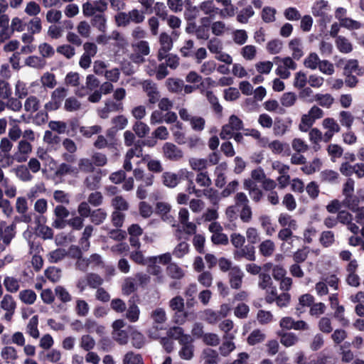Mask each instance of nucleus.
<instances>
[{"label":"nucleus","mask_w":364,"mask_h":364,"mask_svg":"<svg viewBox=\"0 0 364 364\" xmlns=\"http://www.w3.org/2000/svg\"><path fill=\"white\" fill-rule=\"evenodd\" d=\"M315 119L307 112L301 116V122L299 125V130L307 132L313 126Z\"/></svg>","instance_id":"obj_57"},{"label":"nucleus","mask_w":364,"mask_h":364,"mask_svg":"<svg viewBox=\"0 0 364 364\" xmlns=\"http://www.w3.org/2000/svg\"><path fill=\"white\" fill-rule=\"evenodd\" d=\"M200 10L210 18H214L216 14H219V8L215 6L213 0H207L199 4Z\"/></svg>","instance_id":"obj_21"},{"label":"nucleus","mask_w":364,"mask_h":364,"mask_svg":"<svg viewBox=\"0 0 364 364\" xmlns=\"http://www.w3.org/2000/svg\"><path fill=\"white\" fill-rule=\"evenodd\" d=\"M1 188L3 190V193L9 198H14L17 193V188L11 180L5 177L2 181L0 182Z\"/></svg>","instance_id":"obj_25"},{"label":"nucleus","mask_w":364,"mask_h":364,"mask_svg":"<svg viewBox=\"0 0 364 364\" xmlns=\"http://www.w3.org/2000/svg\"><path fill=\"white\" fill-rule=\"evenodd\" d=\"M122 363L123 364H144L141 355L132 351H129L124 355Z\"/></svg>","instance_id":"obj_49"},{"label":"nucleus","mask_w":364,"mask_h":364,"mask_svg":"<svg viewBox=\"0 0 364 364\" xmlns=\"http://www.w3.org/2000/svg\"><path fill=\"white\" fill-rule=\"evenodd\" d=\"M117 143L116 141H109V140L103 135H99L94 142V146L98 149L105 148L116 149Z\"/></svg>","instance_id":"obj_35"},{"label":"nucleus","mask_w":364,"mask_h":364,"mask_svg":"<svg viewBox=\"0 0 364 364\" xmlns=\"http://www.w3.org/2000/svg\"><path fill=\"white\" fill-rule=\"evenodd\" d=\"M132 48L134 52L139 53L140 54L148 55L150 53L149 44L146 41H139L132 43Z\"/></svg>","instance_id":"obj_53"},{"label":"nucleus","mask_w":364,"mask_h":364,"mask_svg":"<svg viewBox=\"0 0 364 364\" xmlns=\"http://www.w3.org/2000/svg\"><path fill=\"white\" fill-rule=\"evenodd\" d=\"M339 120L342 126L350 129L354 121V117L348 111H341L339 113Z\"/></svg>","instance_id":"obj_62"},{"label":"nucleus","mask_w":364,"mask_h":364,"mask_svg":"<svg viewBox=\"0 0 364 364\" xmlns=\"http://www.w3.org/2000/svg\"><path fill=\"white\" fill-rule=\"evenodd\" d=\"M166 85L168 90L172 92H178L181 91L183 87V80L176 78L167 79Z\"/></svg>","instance_id":"obj_55"},{"label":"nucleus","mask_w":364,"mask_h":364,"mask_svg":"<svg viewBox=\"0 0 364 364\" xmlns=\"http://www.w3.org/2000/svg\"><path fill=\"white\" fill-rule=\"evenodd\" d=\"M25 63L27 66H29L31 68H33L36 69H42L45 67L46 62L41 57L31 55L26 59Z\"/></svg>","instance_id":"obj_40"},{"label":"nucleus","mask_w":364,"mask_h":364,"mask_svg":"<svg viewBox=\"0 0 364 364\" xmlns=\"http://www.w3.org/2000/svg\"><path fill=\"white\" fill-rule=\"evenodd\" d=\"M266 338V335L261 330L255 329L251 332L247 338V343L251 346L262 343Z\"/></svg>","instance_id":"obj_45"},{"label":"nucleus","mask_w":364,"mask_h":364,"mask_svg":"<svg viewBox=\"0 0 364 364\" xmlns=\"http://www.w3.org/2000/svg\"><path fill=\"white\" fill-rule=\"evenodd\" d=\"M234 323L230 319H225L220 323L219 328L224 333V340H233L237 333L236 330H233Z\"/></svg>","instance_id":"obj_18"},{"label":"nucleus","mask_w":364,"mask_h":364,"mask_svg":"<svg viewBox=\"0 0 364 364\" xmlns=\"http://www.w3.org/2000/svg\"><path fill=\"white\" fill-rule=\"evenodd\" d=\"M223 9H219V15L223 18L235 16L237 8L232 4L231 0H215Z\"/></svg>","instance_id":"obj_17"},{"label":"nucleus","mask_w":364,"mask_h":364,"mask_svg":"<svg viewBox=\"0 0 364 364\" xmlns=\"http://www.w3.org/2000/svg\"><path fill=\"white\" fill-rule=\"evenodd\" d=\"M259 254L265 257H271L275 251V244L271 240L262 241L259 247Z\"/></svg>","instance_id":"obj_27"},{"label":"nucleus","mask_w":364,"mask_h":364,"mask_svg":"<svg viewBox=\"0 0 364 364\" xmlns=\"http://www.w3.org/2000/svg\"><path fill=\"white\" fill-rule=\"evenodd\" d=\"M314 100L317 103L325 108H330L334 102L333 96L328 93L321 94L318 93L314 96Z\"/></svg>","instance_id":"obj_34"},{"label":"nucleus","mask_w":364,"mask_h":364,"mask_svg":"<svg viewBox=\"0 0 364 364\" xmlns=\"http://www.w3.org/2000/svg\"><path fill=\"white\" fill-rule=\"evenodd\" d=\"M40 101L36 96L28 97L24 102V109L28 112H35L39 109Z\"/></svg>","instance_id":"obj_52"},{"label":"nucleus","mask_w":364,"mask_h":364,"mask_svg":"<svg viewBox=\"0 0 364 364\" xmlns=\"http://www.w3.org/2000/svg\"><path fill=\"white\" fill-rule=\"evenodd\" d=\"M133 130L139 137L143 138L149 134L150 129L146 124L137 121L133 125Z\"/></svg>","instance_id":"obj_60"},{"label":"nucleus","mask_w":364,"mask_h":364,"mask_svg":"<svg viewBox=\"0 0 364 364\" xmlns=\"http://www.w3.org/2000/svg\"><path fill=\"white\" fill-rule=\"evenodd\" d=\"M14 236L15 232L13 225L6 226L4 230V232H0V253L6 250Z\"/></svg>","instance_id":"obj_15"},{"label":"nucleus","mask_w":364,"mask_h":364,"mask_svg":"<svg viewBox=\"0 0 364 364\" xmlns=\"http://www.w3.org/2000/svg\"><path fill=\"white\" fill-rule=\"evenodd\" d=\"M269 149L275 154H283L284 156H289L291 151L289 144L282 142L279 140H274L269 144Z\"/></svg>","instance_id":"obj_20"},{"label":"nucleus","mask_w":364,"mask_h":364,"mask_svg":"<svg viewBox=\"0 0 364 364\" xmlns=\"http://www.w3.org/2000/svg\"><path fill=\"white\" fill-rule=\"evenodd\" d=\"M321 60L316 53H310L304 59V65L306 68L312 70L318 68Z\"/></svg>","instance_id":"obj_37"},{"label":"nucleus","mask_w":364,"mask_h":364,"mask_svg":"<svg viewBox=\"0 0 364 364\" xmlns=\"http://www.w3.org/2000/svg\"><path fill=\"white\" fill-rule=\"evenodd\" d=\"M193 338L190 335H186L181 340V348L178 354L181 358L190 360L193 357L194 346L192 344Z\"/></svg>","instance_id":"obj_6"},{"label":"nucleus","mask_w":364,"mask_h":364,"mask_svg":"<svg viewBox=\"0 0 364 364\" xmlns=\"http://www.w3.org/2000/svg\"><path fill=\"white\" fill-rule=\"evenodd\" d=\"M107 5L108 0L86 1L82 6V14L86 17L93 16L97 12L102 14L107 10Z\"/></svg>","instance_id":"obj_3"},{"label":"nucleus","mask_w":364,"mask_h":364,"mask_svg":"<svg viewBox=\"0 0 364 364\" xmlns=\"http://www.w3.org/2000/svg\"><path fill=\"white\" fill-rule=\"evenodd\" d=\"M16 176L23 182L31 181L33 178L29 169L23 165L19 166L16 168Z\"/></svg>","instance_id":"obj_47"},{"label":"nucleus","mask_w":364,"mask_h":364,"mask_svg":"<svg viewBox=\"0 0 364 364\" xmlns=\"http://www.w3.org/2000/svg\"><path fill=\"white\" fill-rule=\"evenodd\" d=\"M68 93V89L65 87H58L50 94V100L45 104V109L48 112H53L58 109L63 102L65 100Z\"/></svg>","instance_id":"obj_1"},{"label":"nucleus","mask_w":364,"mask_h":364,"mask_svg":"<svg viewBox=\"0 0 364 364\" xmlns=\"http://www.w3.org/2000/svg\"><path fill=\"white\" fill-rule=\"evenodd\" d=\"M1 356L7 363L14 360L18 358L17 352L12 346L4 347L1 351Z\"/></svg>","instance_id":"obj_54"},{"label":"nucleus","mask_w":364,"mask_h":364,"mask_svg":"<svg viewBox=\"0 0 364 364\" xmlns=\"http://www.w3.org/2000/svg\"><path fill=\"white\" fill-rule=\"evenodd\" d=\"M85 84L86 86H82L75 90V94L77 96L82 97L88 95L90 92L96 90V89L99 87L100 82L93 75H88L86 77Z\"/></svg>","instance_id":"obj_7"},{"label":"nucleus","mask_w":364,"mask_h":364,"mask_svg":"<svg viewBox=\"0 0 364 364\" xmlns=\"http://www.w3.org/2000/svg\"><path fill=\"white\" fill-rule=\"evenodd\" d=\"M201 318L210 324H215L221 319L217 311H213L210 309H207L202 311Z\"/></svg>","instance_id":"obj_38"},{"label":"nucleus","mask_w":364,"mask_h":364,"mask_svg":"<svg viewBox=\"0 0 364 364\" xmlns=\"http://www.w3.org/2000/svg\"><path fill=\"white\" fill-rule=\"evenodd\" d=\"M161 178L163 184L171 188H175L180 183L176 173L169 171L164 172Z\"/></svg>","instance_id":"obj_31"},{"label":"nucleus","mask_w":364,"mask_h":364,"mask_svg":"<svg viewBox=\"0 0 364 364\" xmlns=\"http://www.w3.org/2000/svg\"><path fill=\"white\" fill-rule=\"evenodd\" d=\"M233 255L237 260L245 258L248 261L253 262L256 259L255 247L251 245H243L242 247L236 249Z\"/></svg>","instance_id":"obj_12"},{"label":"nucleus","mask_w":364,"mask_h":364,"mask_svg":"<svg viewBox=\"0 0 364 364\" xmlns=\"http://www.w3.org/2000/svg\"><path fill=\"white\" fill-rule=\"evenodd\" d=\"M209 18L204 17L201 18V23L203 26H198L196 29V35L199 39H208L209 37V29L208 25L209 23Z\"/></svg>","instance_id":"obj_41"},{"label":"nucleus","mask_w":364,"mask_h":364,"mask_svg":"<svg viewBox=\"0 0 364 364\" xmlns=\"http://www.w3.org/2000/svg\"><path fill=\"white\" fill-rule=\"evenodd\" d=\"M143 149L140 141L134 144V146L129 149L124 156L123 168L127 171H130L132 169V159L134 157L143 156Z\"/></svg>","instance_id":"obj_5"},{"label":"nucleus","mask_w":364,"mask_h":364,"mask_svg":"<svg viewBox=\"0 0 364 364\" xmlns=\"http://www.w3.org/2000/svg\"><path fill=\"white\" fill-rule=\"evenodd\" d=\"M280 343L285 347L289 348L296 345L299 341L298 336L294 333L279 332Z\"/></svg>","instance_id":"obj_26"},{"label":"nucleus","mask_w":364,"mask_h":364,"mask_svg":"<svg viewBox=\"0 0 364 364\" xmlns=\"http://www.w3.org/2000/svg\"><path fill=\"white\" fill-rule=\"evenodd\" d=\"M323 163L321 159L315 158L309 164H305L301 167V171L306 175H311L318 171L322 167Z\"/></svg>","instance_id":"obj_32"},{"label":"nucleus","mask_w":364,"mask_h":364,"mask_svg":"<svg viewBox=\"0 0 364 364\" xmlns=\"http://www.w3.org/2000/svg\"><path fill=\"white\" fill-rule=\"evenodd\" d=\"M274 62L277 65L275 73L282 79H287L290 77V70H295L297 68L296 63L290 57L280 58L275 57Z\"/></svg>","instance_id":"obj_2"},{"label":"nucleus","mask_w":364,"mask_h":364,"mask_svg":"<svg viewBox=\"0 0 364 364\" xmlns=\"http://www.w3.org/2000/svg\"><path fill=\"white\" fill-rule=\"evenodd\" d=\"M75 312L79 316H86L90 311L88 304L83 299H77L75 301Z\"/></svg>","instance_id":"obj_59"},{"label":"nucleus","mask_w":364,"mask_h":364,"mask_svg":"<svg viewBox=\"0 0 364 364\" xmlns=\"http://www.w3.org/2000/svg\"><path fill=\"white\" fill-rule=\"evenodd\" d=\"M156 262H151V259L148 257L146 259L147 271L149 274L157 277L156 279L158 282H163L164 276L162 274V269L161 267L156 265Z\"/></svg>","instance_id":"obj_30"},{"label":"nucleus","mask_w":364,"mask_h":364,"mask_svg":"<svg viewBox=\"0 0 364 364\" xmlns=\"http://www.w3.org/2000/svg\"><path fill=\"white\" fill-rule=\"evenodd\" d=\"M188 164L193 170L202 172L208 166V160L205 159L191 158L188 160Z\"/></svg>","instance_id":"obj_44"},{"label":"nucleus","mask_w":364,"mask_h":364,"mask_svg":"<svg viewBox=\"0 0 364 364\" xmlns=\"http://www.w3.org/2000/svg\"><path fill=\"white\" fill-rule=\"evenodd\" d=\"M331 8L328 2L324 0H319L316 1L311 8V12L316 17H320L323 23H326L330 22L331 16H328V12Z\"/></svg>","instance_id":"obj_4"},{"label":"nucleus","mask_w":364,"mask_h":364,"mask_svg":"<svg viewBox=\"0 0 364 364\" xmlns=\"http://www.w3.org/2000/svg\"><path fill=\"white\" fill-rule=\"evenodd\" d=\"M80 346L86 351L92 350L95 346V339L89 335H83L80 338Z\"/></svg>","instance_id":"obj_64"},{"label":"nucleus","mask_w":364,"mask_h":364,"mask_svg":"<svg viewBox=\"0 0 364 364\" xmlns=\"http://www.w3.org/2000/svg\"><path fill=\"white\" fill-rule=\"evenodd\" d=\"M38 318L33 316L31 318L27 325V333L34 338L39 337V331L38 329Z\"/></svg>","instance_id":"obj_51"},{"label":"nucleus","mask_w":364,"mask_h":364,"mask_svg":"<svg viewBox=\"0 0 364 364\" xmlns=\"http://www.w3.org/2000/svg\"><path fill=\"white\" fill-rule=\"evenodd\" d=\"M107 213L105 210L99 208L92 212L90 215V220L95 225L102 223L107 218Z\"/></svg>","instance_id":"obj_56"},{"label":"nucleus","mask_w":364,"mask_h":364,"mask_svg":"<svg viewBox=\"0 0 364 364\" xmlns=\"http://www.w3.org/2000/svg\"><path fill=\"white\" fill-rule=\"evenodd\" d=\"M92 25L100 31L105 33L107 30V18L104 14H99L93 16Z\"/></svg>","instance_id":"obj_39"},{"label":"nucleus","mask_w":364,"mask_h":364,"mask_svg":"<svg viewBox=\"0 0 364 364\" xmlns=\"http://www.w3.org/2000/svg\"><path fill=\"white\" fill-rule=\"evenodd\" d=\"M142 87L148 96L149 103L155 104L159 100L160 93L154 82L144 80L142 82Z\"/></svg>","instance_id":"obj_11"},{"label":"nucleus","mask_w":364,"mask_h":364,"mask_svg":"<svg viewBox=\"0 0 364 364\" xmlns=\"http://www.w3.org/2000/svg\"><path fill=\"white\" fill-rule=\"evenodd\" d=\"M290 118H276L273 124V132L276 136H283L288 132L291 126Z\"/></svg>","instance_id":"obj_13"},{"label":"nucleus","mask_w":364,"mask_h":364,"mask_svg":"<svg viewBox=\"0 0 364 364\" xmlns=\"http://www.w3.org/2000/svg\"><path fill=\"white\" fill-rule=\"evenodd\" d=\"M36 294L31 289H26L20 291L19 299L26 304H33L36 300Z\"/></svg>","instance_id":"obj_48"},{"label":"nucleus","mask_w":364,"mask_h":364,"mask_svg":"<svg viewBox=\"0 0 364 364\" xmlns=\"http://www.w3.org/2000/svg\"><path fill=\"white\" fill-rule=\"evenodd\" d=\"M164 156L171 161H178L183 156L182 150L171 142H166L162 147Z\"/></svg>","instance_id":"obj_9"},{"label":"nucleus","mask_w":364,"mask_h":364,"mask_svg":"<svg viewBox=\"0 0 364 364\" xmlns=\"http://www.w3.org/2000/svg\"><path fill=\"white\" fill-rule=\"evenodd\" d=\"M160 48L158 52V59L162 60L167 56V53L173 47L171 36L166 33H161L159 37Z\"/></svg>","instance_id":"obj_10"},{"label":"nucleus","mask_w":364,"mask_h":364,"mask_svg":"<svg viewBox=\"0 0 364 364\" xmlns=\"http://www.w3.org/2000/svg\"><path fill=\"white\" fill-rule=\"evenodd\" d=\"M167 274L173 279H180L184 276V271L176 263H170L166 268Z\"/></svg>","instance_id":"obj_42"},{"label":"nucleus","mask_w":364,"mask_h":364,"mask_svg":"<svg viewBox=\"0 0 364 364\" xmlns=\"http://www.w3.org/2000/svg\"><path fill=\"white\" fill-rule=\"evenodd\" d=\"M21 281L13 277H6L4 279V285L7 291L11 293L17 292L20 289Z\"/></svg>","instance_id":"obj_36"},{"label":"nucleus","mask_w":364,"mask_h":364,"mask_svg":"<svg viewBox=\"0 0 364 364\" xmlns=\"http://www.w3.org/2000/svg\"><path fill=\"white\" fill-rule=\"evenodd\" d=\"M278 223L284 228H290L291 230H296L298 228V224L296 220H295L291 215L287 213H281L278 218Z\"/></svg>","instance_id":"obj_24"},{"label":"nucleus","mask_w":364,"mask_h":364,"mask_svg":"<svg viewBox=\"0 0 364 364\" xmlns=\"http://www.w3.org/2000/svg\"><path fill=\"white\" fill-rule=\"evenodd\" d=\"M41 82L43 87L53 89L57 85L55 76L53 73L46 72L41 77Z\"/></svg>","instance_id":"obj_43"},{"label":"nucleus","mask_w":364,"mask_h":364,"mask_svg":"<svg viewBox=\"0 0 364 364\" xmlns=\"http://www.w3.org/2000/svg\"><path fill=\"white\" fill-rule=\"evenodd\" d=\"M65 85L70 87H78L80 84V77L78 73L69 72L64 80Z\"/></svg>","instance_id":"obj_58"},{"label":"nucleus","mask_w":364,"mask_h":364,"mask_svg":"<svg viewBox=\"0 0 364 364\" xmlns=\"http://www.w3.org/2000/svg\"><path fill=\"white\" fill-rule=\"evenodd\" d=\"M259 221L266 234L269 236L272 235L275 232V229L272 227L270 217L267 215H262L259 218Z\"/></svg>","instance_id":"obj_46"},{"label":"nucleus","mask_w":364,"mask_h":364,"mask_svg":"<svg viewBox=\"0 0 364 364\" xmlns=\"http://www.w3.org/2000/svg\"><path fill=\"white\" fill-rule=\"evenodd\" d=\"M68 252L65 249L59 248L48 254V260L52 263H57L65 258Z\"/></svg>","instance_id":"obj_63"},{"label":"nucleus","mask_w":364,"mask_h":364,"mask_svg":"<svg viewBox=\"0 0 364 364\" xmlns=\"http://www.w3.org/2000/svg\"><path fill=\"white\" fill-rule=\"evenodd\" d=\"M79 173L78 168L76 166H72L66 163H62L58 167L55 175L57 176H65L67 175L76 176Z\"/></svg>","instance_id":"obj_22"},{"label":"nucleus","mask_w":364,"mask_h":364,"mask_svg":"<svg viewBox=\"0 0 364 364\" xmlns=\"http://www.w3.org/2000/svg\"><path fill=\"white\" fill-rule=\"evenodd\" d=\"M81 102L75 97L71 96L65 100L64 109L67 112H77L81 109Z\"/></svg>","instance_id":"obj_33"},{"label":"nucleus","mask_w":364,"mask_h":364,"mask_svg":"<svg viewBox=\"0 0 364 364\" xmlns=\"http://www.w3.org/2000/svg\"><path fill=\"white\" fill-rule=\"evenodd\" d=\"M289 48L291 52L292 59L299 60L304 55L302 41L299 38H294L289 41Z\"/></svg>","instance_id":"obj_19"},{"label":"nucleus","mask_w":364,"mask_h":364,"mask_svg":"<svg viewBox=\"0 0 364 364\" xmlns=\"http://www.w3.org/2000/svg\"><path fill=\"white\" fill-rule=\"evenodd\" d=\"M296 95L294 92H289L282 95L280 102L282 106L285 107H290L296 103Z\"/></svg>","instance_id":"obj_61"},{"label":"nucleus","mask_w":364,"mask_h":364,"mask_svg":"<svg viewBox=\"0 0 364 364\" xmlns=\"http://www.w3.org/2000/svg\"><path fill=\"white\" fill-rule=\"evenodd\" d=\"M244 273L238 266H233L229 272L230 284L232 289H240L242 286Z\"/></svg>","instance_id":"obj_14"},{"label":"nucleus","mask_w":364,"mask_h":364,"mask_svg":"<svg viewBox=\"0 0 364 364\" xmlns=\"http://www.w3.org/2000/svg\"><path fill=\"white\" fill-rule=\"evenodd\" d=\"M336 45L338 50L343 53H349L353 50V45L350 41L344 36H336Z\"/></svg>","instance_id":"obj_29"},{"label":"nucleus","mask_w":364,"mask_h":364,"mask_svg":"<svg viewBox=\"0 0 364 364\" xmlns=\"http://www.w3.org/2000/svg\"><path fill=\"white\" fill-rule=\"evenodd\" d=\"M171 206L166 202H158L156 204V212L161 216V218L166 223L175 226L174 217L171 214Z\"/></svg>","instance_id":"obj_8"},{"label":"nucleus","mask_w":364,"mask_h":364,"mask_svg":"<svg viewBox=\"0 0 364 364\" xmlns=\"http://www.w3.org/2000/svg\"><path fill=\"white\" fill-rule=\"evenodd\" d=\"M202 364H218V353L212 348H205L200 355Z\"/></svg>","instance_id":"obj_23"},{"label":"nucleus","mask_w":364,"mask_h":364,"mask_svg":"<svg viewBox=\"0 0 364 364\" xmlns=\"http://www.w3.org/2000/svg\"><path fill=\"white\" fill-rule=\"evenodd\" d=\"M151 317L156 328L161 329L162 327L159 326L162 325L166 321V314L165 310L162 308H156L151 312Z\"/></svg>","instance_id":"obj_28"},{"label":"nucleus","mask_w":364,"mask_h":364,"mask_svg":"<svg viewBox=\"0 0 364 364\" xmlns=\"http://www.w3.org/2000/svg\"><path fill=\"white\" fill-rule=\"evenodd\" d=\"M0 307L4 311H15L16 304L11 295L5 294L1 301Z\"/></svg>","instance_id":"obj_50"},{"label":"nucleus","mask_w":364,"mask_h":364,"mask_svg":"<svg viewBox=\"0 0 364 364\" xmlns=\"http://www.w3.org/2000/svg\"><path fill=\"white\" fill-rule=\"evenodd\" d=\"M18 152L14 155L13 159L17 162H23L27 159V156L26 155L31 152L32 146L29 142L25 140H21L18 143Z\"/></svg>","instance_id":"obj_16"}]
</instances>
